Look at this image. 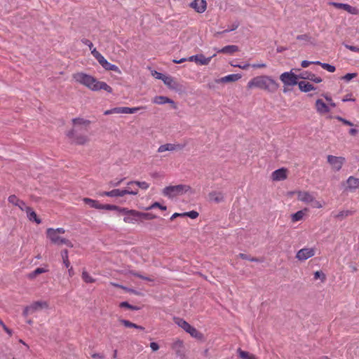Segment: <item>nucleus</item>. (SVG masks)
<instances>
[{
    "instance_id": "f257e3e1",
    "label": "nucleus",
    "mask_w": 359,
    "mask_h": 359,
    "mask_svg": "<svg viewBox=\"0 0 359 359\" xmlns=\"http://www.w3.org/2000/svg\"><path fill=\"white\" fill-rule=\"evenodd\" d=\"M73 79L93 91L104 90L108 93L112 92V88L105 82L100 81L95 77L83 72H77L72 75Z\"/></svg>"
},
{
    "instance_id": "f03ea898",
    "label": "nucleus",
    "mask_w": 359,
    "mask_h": 359,
    "mask_svg": "<svg viewBox=\"0 0 359 359\" xmlns=\"http://www.w3.org/2000/svg\"><path fill=\"white\" fill-rule=\"evenodd\" d=\"M247 87L250 89L259 88L273 93L278 89L279 84L271 76L261 75L250 79L247 84Z\"/></svg>"
},
{
    "instance_id": "7ed1b4c3",
    "label": "nucleus",
    "mask_w": 359,
    "mask_h": 359,
    "mask_svg": "<svg viewBox=\"0 0 359 359\" xmlns=\"http://www.w3.org/2000/svg\"><path fill=\"white\" fill-rule=\"evenodd\" d=\"M191 189V187L184 184H178L175 186H168L163 189V194L169 198L182 195Z\"/></svg>"
},
{
    "instance_id": "20e7f679",
    "label": "nucleus",
    "mask_w": 359,
    "mask_h": 359,
    "mask_svg": "<svg viewBox=\"0 0 359 359\" xmlns=\"http://www.w3.org/2000/svg\"><path fill=\"white\" fill-rule=\"evenodd\" d=\"M175 323L185 332L190 334V335L196 339H201L203 334L199 332L195 327H192L187 321L182 318H175Z\"/></svg>"
},
{
    "instance_id": "39448f33",
    "label": "nucleus",
    "mask_w": 359,
    "mask_h": 359,
    "mask_svg": "<svg viewBox=\"0 0 359 359\" xmlns=\"http://www.w3.org/2000/svg\"><path fill=\"white\" fill-rule=\"evenodd\" d=\"M46 235L53 244L58 245H66L71 248L73 247V245L70 241L60 236L59 234L55 233L53 228H49L46 230Z\"/></svg>"
},
{
    "instance_id": "423d86ee",
    "label": "nucleus",
    "mask_w": 359,
    "mask_h": 359,
    "mask_svg": "<svg viewBox=\"0 0 359 359\" xmlns=\"http://www.w3.org/2000/svg\"><path fill=\"white\" fill-rule=\"evenodd\" d=\"M48 304L46 301H37L31 304L25 308L23 311V316L27 317L29 314H32L34 312L42 310L43 309H48Z\"/></svg>"
},
{
    "instance_id": "0eeeda50",
    "label": "nucleus",
    "mask_w": 359,
    "mask_h": 359,
    "mask_svg": "<svg viewBox=\"0 0 359 359\" xmlns=\"http://www.w3.org/2000/svg\"><path fill=\"white\" fill-rule=\"evenodd\" d=\"M137 191H130L128 189H115L109 191H102L99 193L100 196H109V197H122L126 194L137 195Z\"/></svg>"
},
{
    "instance_id": "6e6552de",
    "label": "nucleus",
    "mask_w": 359,
    "mask_h": 359,
    "mask_svg": "<svg viewBox=\"0 0 359 359\" xmlns=\"http://www.w3.org/2000/svg\"><path fill=\"white\" fill-rule=\"evenodd\" d=\"M299 75L290 72H286L280 74V79L285 86H294L298 84Z\"/></svg>"
},
{
    "instance_id": "1a4fd4ad",
    "label": "nucleus",
    "mask_w": 359,
    "mask_h": 359,
    "mask_svg": "<svg viewBox=\"0 0 359 359\" xmlns=\"http://www.w3.org/2000/svg\"><path fill=\"white\" fill-rule=\"evenodd\" d=\"M76 130L74 129L69 131L67 134V137L72 140V141L79 145L86 144L89 142L90 139L87 135H75Z\"/></svg>"
},
{
    "instance_id": "9d476101",
    "label": "nucleus",
    "mask_w": 359,
    "mask_h": 359,
    "mask_svg": "<svg viewBox=\"0 0 359 359\" xmlns=\"http://www.w3.org/2000/svg\"><path fill=\"white\" fill-rule=\"evenodd\" d=\"M327 161L332 165V168L335 170H339L345 162V158L341 156H334L329 155L327 156Z\"/></svg>"
},
{
    "instance_id": "9b49d317",
    "label": "nucleus",
    "mask_w": 359,
    "mask_h": 359,
    "mask_svg": "<svg viewBox=\"0 0 359 359\" xmlns=\"http://www.w3.org/2000/svg\"><path fill=\"white\" fill-rule=\"evenodd\" d=\"M215 56V54L211 57H205L203 54H198L189 57L187 60L189 62H194L200 65H207L210 63L211 59Z\"/></svg>"
},
{
    "instance_id": "f8f14e48",
    "label": "nucleus",
    "mask_w": 359,
    "mask_h": 359,
    "mask_svg": "<svg viewBox=\"0 0 359 359\" xmlns=\"http://www.w3.org/2000/svg\"><path fill=\"white\" fill-rule=\"evenodd\" d=\"M152 75L157 79H160V80H162L163 81V83L167 86H168L169 88H175V80L173 79L172 77L170 76H165L160 72H158L156 71H155Z\"/></svg>"
},
{
    "instance_id": "ddd939ff",
    "label": "nucleus",
    "mask_w": 359,
    "mask_h": 359,
    "mask_svg": "<svg viewBox=\"0 0 359 359\" xmlns=\"http://www.w3.org/2000/svg\"><path fill=\"white\" fill-rule=\"evenodd\" d=\"M314 255L315 251L313 248H302L297 252L296 258L300 261H304L313 257Z\"/></svg>"
},
{
    "instance_id": "4468645a",
    "label": "nucleus",
    "mask_w": 359,
    "mask_h": 359,
    "mask_svg": "<svg viewBox=\"0 0 359 359\" xmlns=\"http://www.w3.org/2000/svg\"><path fill=\"white\" fill-rule=\"evenodd\" d=\"M331 4L334 6L335 8L339 9H344V11H347L348 13H351L352 15L359 14V10L356 7L351 6L348 4L336 2H332L331 3Z\"/></svg>"
},
{
    "instance_id": "2eb2a0df",
    "label": "nucleus",
    "mask_w": 359,
    "mask_h": 359,
    "mask_svg": "<svg viewBox=\"0 0 359 359\" xmlns=\"http://www.w3.org/2000/svg\"><path fill=\"white\" fill-rule=\"evenodd\" d=\"M184 145L180 144H175L168 143V144L161 145L158 149V152L163 153V152L167 151H175V150H180V149H182L184 148Z\"/></svg>"
},
{
    "instance_id": "dca6fc26",
    "label": "nucleus",
    "mask_w": 359,
    "mask_h": 359,
    "mask_svg": "<svg viewBox=\"0 0 359 359\" xmlns=\"http://www.w3.org/2000/svg\"><path fill=\"white\" fill-rule=\"evenodd\" d=\"M190 6L199 13H203L207 7L205 0H194L190 4Z\"/></svg>"
},
{
    "instance_id": "f3484780",
    "label": "nucleus",
    "mask_w": 359,
    "mask_h": 359,
    "mask_svg": "<svg viewBox=\"0 0 359 359\" xmlns=\"http://www.w3.org/2000/svg\"><path fill=\"white\" fill-rule=\"evenodd\" d=\"M152 102L157 104H170L173 109H177V105L175 102L165 96H156L154 97Z\"/></svg>"
},
{
    "instance_id": "a211bd4d",
    "label": "nucleus",
    "mask_w": 359,
    "mask_h": 359,
    "mask_svg": "<svg viewBox=\"0 0 359 359\" xmlns=\"http://www.w3.org/2000/svg\"><path fill=\"white\" fill-rule=\"evenodd\" d=\"M140 219V212L135 210H130V214H128L123 218V221L126 223H132V224L137 222Z\"/></svg>"
},
{
    "instance_id": "6ab92c4d",
    "label": "nucleus",
    "mask_w": 359,
    "mask_h": 359,
    "mask_svg": "<svg viewBox=\"0 0 359 359\" xmlns=\"http://www.w3.org/2000/svg\"><path fill=\"white\" fill-rule=\"evenodd\" d=\"M272 180L274 181L284 180L287 178V170L285 168H280L272 172Z\"/></svg>"
},
{
    "instance_id": "aec40b11",
    "label": "nucleus",
    "mask_w": 359,
    "mask_h": 359,
    "mask_svg": "<svg viewBox=\"0 0 359 359\" xmlns=\"http://www.w3.org/2000/svg\"><path fill=\"white\" fill-rule=\"evenodd\" d=\"M316 109L320 114H325L330 111L327 104H326L321 99H318L316 101Z\"/></svg>"
},
{
    "instance_id": "412c9836",
    "label": "nucleus",
    "mask_w": 359,
    "mask_h": 359,
    "mask_svg": "<svg viewBox=\"0 0 359 359\" xmlns=\"http://www.w3.org/2000/svg\"><path fill=\"white\" fill-rule=\"evenodd\" d=\"M297 198L299 201L306 203H311L314 201V196L307 191H298Z\"/></svg>"
},
{
    "instance_id": "4be33fe9",
    "label": "nucleus",
    "mask_w": 359,
    "mask_h": 359,
    "mask_svg": "<svg viewBox=\"0 0 359 359\" xmlns=\"http://www.w3.org/2000/svg\"><path fill=\"white\" fill-rule=\"evenodd\" d=\"M299 79H308L316 83H320L322 81V79L320 77L316 76L314 74L309 72H304L299 75Z\"/></svg>"
},
{
    "instance_id": "5701e85b",
    "label": "nucleus",
    "mask_w": 359,
    "mask_h": 359,
    "mask_svg": "<svg viewBox=\"0 0 359 359\" xmlns=\"http://www.w3.org/2000/svg\"><path fill=\"white\" fill-rule=\"evenodd\" d=\"M241 78V75L238 74H229L227 76H225L224 77H222L219 79H217L215 81L216 83H229V82H234L238 80H239Z\"/></svg>"
},
{
    "instance_id": "b1692460",
    "label": "nucleus",
    "mask_w": 359,
    "mask_h": 359,
    "mask_svg": "<svg viewBox=\"0 0 359 359\" xmlns=\"http://www.w3.org/2000/svg\"><path fill=\"white\" fill-rule=\"evenodd\" d=\"M100 65L106 70L114 71L119 74H121V71L116 65L109 62L105 58L100 63Z\"/></svg>"
},
{
    "instance_id": "393cba45",
    "label": "nucleus",
    "mask_w": 359,
    "mask_h": 359,
    "mask_svg": "<svg viewBox=\"0 0 359 359\" xmlns=\"http://www.w3.org/2000/svg\"><path fill=\"white\" fill-rule=\"evenodd\" d=\"M209 198L215 203H220L224 201V197L222 192L212 191L209 194Z\"/></svg>"
},
{
    "instance_id": "a878e982",
    "label": "nucleus",
    "mask_w": 359,
    "mask_h": 359,
    "mask_svg": "<svg viewBox=\"0 0 359 359\" xmlns=\"http://www.w3.org/2000/svg\"><path fill=\"white\" fill-rule=\"evenodd\" d=\"M238 50V47L235 45H229L223 47L221 49H217V53L233 54Z\"/></svg>"
},
{
    "instance_id": "bb28decb",
    "label": "nucleus",
    "mask_w": 359,
    "mask_h": 359,
    "mask_svg": "<svg viewBox=\"0 0 359 359\" xmlns=\"http://www.w3.org/2000/svg\"><path fill=\"white\" fill-rule=\"evenodd\" d=\"M353 213H354V211L346 210H341L336 214L332 212V215L334 218L338 219L339 220H342V219H345L346 217L353 215Z\"/></svg>"
},
{
    "instance_id": "cd10ccee",
    "label": "nucleus",
    "mask_w": 359,
    "mask_h": 359,
    "mask_svg": "<svg viewBox=\"0 0 359 359\" xmlns=\"http://www.w3.org/2000/svg\"><path fill=\"white\" fill-rule=\"evenodd\" d=\"M298 86H299V89L302 92H305V93H307V92H309V91H311V90H313L316 89L315 87L312 84H311L309 82H306V81H299L298 83Z\"/></svg>"
},
{
    "instance_id": "c85d7f7f",
    "label": "nucleus",
    "mask_w": 359,
    "mask_h": 359,
    "mask_svg": "<svg viewBox=\"0 0 359 359\" xmlns=\"http://www.w3.org/2000/svg\"><path fill=\"white\" fill-rule=\"evenodd\" d=\"M146 107L141 106L137 107H121V114H134L138 111L140 109H145Z\"/></svg>"
},
{
    "instance_id": "c756f323",
    "label": "nucleus",
    "mask_w": 359,
    "mask_h": 359,
    "mask_svg": "<svg viewBox=\"0 0 359 359\" xmlns=\"http://www.w3.org/2000/svg\"><path fill=\"white\" fill-rule=\"evenodd\" d=\"M348 187L350 189L359 188V179L354 177H349L347 180Z\"/></svg>"
},
{
    "instance_id": "7c9ffc66",
    "label": "nucleus",
    "mask_w": 359,
    "mask_h": 359,
    "mask_svg": "<svg viewBox=\"0 0 359 359\" xmlns=\"http://www.w3.org/2000/svg\"><path fill=\"white\" fill-rule=\"evenodd\" d=\"M26 213L28 219L30 221H34L36 224H40L41 222V219L37 217L36 212L31 208H27Z\"/></svg>"
},
{
    "instance_id": "2f4dec72",
    "label": "nucleus",
    "mask_w": 359,
    "mask_h": 359,
    "mask_svg": "<svg viewBox=\"0 0 359 359\" xmlns=\"http://www.w3.org/2000/svg\"><path fill=\"white\" fill-rule=\"evenodd\" d=\"M83 201L86 205H88L91 208H94L95 209H101L102 208L101 204L97 201L93 200L89 198H84Z\"/></svg>"
},
{
    "instance_id": "473e14b6",
    "label": "nucleus",
    "mask_w": 359,
    "mask_h": 359,
    "mask_svg": "<svg viewBox=\"0 0 359 359\" xmlns=\"http://www.w3.org/2000/svg\"><path fill=\"white\" fill-rule=\"evenodd\" d=\"M128 186L136 185L139 188L147 190L149 187V184L147 182L130 181L127 183Z\"/></svg>"
},
{
    "instance_id": "72a5a7b5",
    "label": "nucleus",
    "mask_w": 359,
    "mask_h": 359,
    "mask_svg": "<svg viewBox=\"0 0 359 359\" xmlns=\"http://www.w3.org/2000/svg\"><path fill=\"white\" fill-rule=\"evenodd\" d=\"M313 65H320L324 69H326L329 72H334L336 69L335 67L333 65H331L327 63H323L320 61H316V62H313Z\"/></svg>"
},
{
    "instance_id": "f704fd0d",
    "label": "nucleus",
    "mask_w": 359,
    "mask_h": 359,
    "mask_svg": "<svg viewBox=\"0 0 359 359\" xmlns=\"http://www.w3.org/2000/svg\"><path fill=\"white\" fill-rule=\"evenodd\" d=\"M305 210H299L297 212L292 215V221L293 222H296L298 221H300L303 219L304 216L305 215Z\"/></svg>"
},
{
    "instance_id": "c9c22d12",
    "label": "nucleus",
    "mask_w": 359,
    "mask_h": 359,
    "mask_svg": "<svg viewBox=\"0 0 359 359\" xmlns=\"http://www.w3.org/2000/svg\"><path fill=\"white\" fill-rule=\"evenodd\" d=\"M72 122L74 123V125L75 126H84L85 127H88L90 124V121H88V120H85V119H83V118H74L72 120Z\"/></svg>"
},
{
    "instance_id": "e433bc0d",
    "label": "nucleus",
    "mask_w": 359,
    "mask_h": 359,
    "mask_svg": "<svg viewBox=\"0 0 359 359\" xmlns=\"http://www.w3.org/2000/svg\"><path fill=\"white\" fill-rule=\"evenodd\" d=\"M61 257H62V261H63V263H64L65 266L67 268H69L70 266V262H69V258H68V251H67V250L65 249V250L61 251Z\"/></svg>"
},
{
    "instance_id": "4c0bfd02",
    "label": "nucleus",
    "mask_w": 359,
    "mask_h": 359,
    "mask_svg": "<svg viewBox=\"0 0 359 359\" xmlns=\"http://www.w3.org/2000/svg\"><path fill=\"white\" fill-rule=\"evenodd\" d=\"M82 279L86 283H92L95 282V279H94L93 277H91L89 275V273L85 270H83L82 272Z\"/></svg>"
},
{
    "instance_id": "58836bf2",
    "label": "nucleus",
    "mask_w": 359,
    "mask_h": 359,
    "mask_svg": "<svg viewBox=\"0 0 359 359\" xmlns=\"http://www.w3.org/2000/svg\"><path fill=\"white\" fill-rule=\"evenodd\" d=\"M47 270L43 269V268H37L34 271H33L32 272H31L30 273L28 274V277L29 278H35L37 275L39 274H41V273H45L46 272Z\"/></svg>"
},
{
    "instance_id": "ea45409f",
    "label": "nucleus",
    "mask_w": 359,
    "mask_h": 359,
    "mask_svg": "<svg viewBox=\"0 0 359 359\" xmlns=\"http://www.w3.org/2000/svg\"><path fill=\"white\" fill-rule=\"evenodd\" d=\"M182 346H183V343L182 341L179 340V339L174 341L172 345V349L175 350L177 353L181 352Z\"/></svg>"
},
{
    "instance_id": "a19ab883",
    "label": "nucleus",
    "mask_w": 359,
    "mask_h": 359,
    "mask_svg": "<svg viewBox=\"0 0 359 359\" xmlns=\"http://www.w3.org/2000/svg\"><path fill=\"white\" fill-rule=\"evenodd\" d=\"M91 53L99 63H100L104 59V56L95 48L91 49Z\"/></svg>"
},
{
    "instance_id": "79ce46f5",
    "label": "nucleus",
    "mask_w": 359,
    "mask_h": 359,
    "mask_svg": "<svg viewBox=\"0 0 359 359\" xmlns=\"http://www.w3.org/2000/svg\"><path fill=\"white\" fill-rule=\"evenodd\" d=\"M320 279L322 282H325L326 280L325 274L321 271H317L314 273V279Z\"/></svg>"
},
{
    "instance_id": "37998d69",
    "label": "nucleus",
    "mask_w": 359,
    "mask_h": 359,
    "mask_svg": "<svg viewBox=\"0 0 359 359\" xmlns=\"http://www.w3.org/2000/svg\"><path fill=\"white\" fill-rule=\"evenodd\" d=\"M237 352L238 353L239 357L243 359H248L250 357H251V355H252L250 353L243 351L241 348H238L237 350Z\"/></svg>"
},
{
    "instance_id": "c03bdc74",
    "label": "nucleus",
    "mask_w": 359,
    "mask_h": 359,
    "mask_svg": "<svg viewBox=\"0 0 359 359\" xmlns=\"http://www.w3.org/2000/svg\"><path fill=\"white\" fill-rule=\"evenodd\" d=\"M120 323H122L126 327H133V328L137 327V324H135L128 320L121 319V320H120Z\"/></svg>"
},
{
    "instance_id": "a18cd8bd",
    "label": "nucleus",
    "mask_w": 359,
    "mask_h": 359,
    "mask_svg": "<svg viewBox=\"0 0 359 359\" xmlns=\"http://www.w3.org/2000/svg\"><path fill=\"white\" fill-rule=\"evenodd\" d=\"M140 219L149 220V219H153L156 218V216L151 213H144V212H140Z\"/></svg>"
},
{
    "instance_id": "49530a36",
    "label": "nucleus",
    "mask_w": 359,
    "mask_h": 359,
    "mask_svg": "<svg viewBox=\"0 0 359 359\" xmlns=\"http://www.w3.org/2000/svg\"><path fill=\"white\" fill-rule=\"evenodd\" d=\"M125 180V178H121L120 180H111L109 182V187H118Z\"/></svg>"
},
{
    "instance_id": "de8ad7c7",
    "label": "nucleus",
    "mask_w": 359,
    "mask_h": 359,
    "mask_svg": "<svg viewBox=\"0 0 359 359\" xmlns=\"http://www.w3.org/2000/svg\"><path fill=\"white\" fill-rule=\"evenodd\" d=\"M8 201L10 203L17 206L20 200L15 195H11L8 197Z\"/></svg>"
},
{
    "instance_id": "09e8293b",
    "label": "nucleus",
    "mask_w": 359,
    "mask_h": 359,
    "mask_svg": "<svg viewBox=\"0 0 359 359\" xmlns=\"http://www.w3.org/2000/svg\"><path fill=\"white\" fill-rule=\"evenodd\" d=\"M182 215H183V216H188V217H189L191 219H196L198 216V212L195 211V210H192V211H190V212H187L182 213Z\"/></svg>"
},
{
    "instance_id": "8fccbe9b",
    "label": "nucleus",
    "mask_w": 359,
    "mask_h": 359,
    "mask_svg": "<svg viewBox=\"0 0 359 359\" xmlns=\"http://www.w3.org/2000/svg\"><path fill=\"white\" fill-rule=\"evenodd\" d=\"M154 208H158L162 210H165L167 209L166 206L161 205L158 202H155L151 206L147 208L146 210H149Z\"/></svg>"
},
{
    "instance_id": "3c124183",
    "label": "nucleus",
    "mask_w": 359,
    "mask_h": 359,
    "mask_svg": "<svg viewBox=\"0 0 359 359\" xmlns=\"http://www.w3.org/2000/svg\"><path fill=\"white\" fill-rule=\"evenodd\" d=\"M111 114H121V107H115L104 112V115H109Z\"/></svg>"
},
{
    "instance_id": "603ef678",
    "label": "nucleus",
    "mask_w": 359,
    "mask_h": 359,
    "mask_svg": "<svg viewBox=\"0 0 359 359\" xmlns=\"http://www.w3.org/2000/svg\"><path fill=\"white\" fill-rule=\"evenodd\" d=\"M101 209H105V210H117L118 209H119V207L115 205H109V204H107V205H102L101 204Z\"/></svg>"
},
{
    "instance_id": "864d4df0",
    "label": "nucleus",
    "mask_w": 359,
    "mask_h": 359,
    "mask_svg": "<svg viewBox=\"0 0 359 359\" xmlns=\"http://www.w3.org/2000/svg\"><path fill=\"white\" fill-rule=\"evenodd\" d=\"M238 256L243 259H248V260H250L251 262H259V259L257 258H255V257H250L248 255L246 254H243V253H240L238 255Z\"/></svg>"
},
{
    "instance_id": "5fc2aeb1",
    "label": "nucleus",
    "mask_w": 359,
    "mask_h": 359,
    "mask_svg": "<svg viewBox=\"0 0 359 359\" xmlns=\"http://www.w3.org/2000/svg\"><path fill=\"white\" fill-rule=\"evenodd\" d=\"M357 74L356 73H348L344 76L341 77V79L345 80L346 81H349L352 79L356 77Z\"/></svg>"
},
{
    "instance_id": "6e6d98bb",
    "label": "nucleus",
    "mask_w": 359,
    "mask_h": 359,
    "mask_svg": "<svg viewBox=\"0 0 359 359\" xmlns=\"http://www.w3.org/2000/svg\"><path fill=\"white\" fill-rule=\"evenodd\" d=\"M21 210L27 212V208H30V207L27 206L23 201H20L18 205H17Z\"/></svg>"
},
{
    "instance_id": "4d7b16f0",
    "label": "nucleus",
    "mask_w": 359,
    "mask_h": 359,
    "mask_svg": "<svg viewBox=\"0 0 359 359\" xmlns=\"http://www.w3.org/2000/svg\"><path fill=\"white\" fill-rule=\"evenodd\" d=\"M121 307H126L132 310H137V308L136 306H133L129 304L127 302H123L120 304Z\"/></svg>"
},
{
    "instance_id": "13d9d810",
    "label": "nucleus",
    "mask_w": 359,
    "mask_h": 359,
    "mask_svg": "<svg viewBox=\"0 0 359 359\" xmlns=\"http://www.w3.org/2000/svg\"><path fill=\"white\" fill-rule=\"evenodd\" d=\"M297 39L309 41L310 39V37L307 34H302V35H298L297 36Z\"/></svg>"
},
{
    "instance_id": "bf43d9fd",
    "label": "nucleus",
    "mask_w": 359,
    "mask_h": 359,
    "mask_svg": "<svg viewBox=\"0 0 359 359\" xmlns=\"http://www.w3.org/2000/svg\"><path fill=\"white\" fill-rule=\"evenodd\" d=\"M0 325L2 326L3 329L10 335H12V330L6 326V325L3 323L1 320H0Z\"/></svg>"
},
{
    "instance_id": "052dcab7",
    "label": "nucleus",
    "mask_w": 359,
    "mask_h": 359,
    "mask_svg": "<svg viewBox=\"0 0 359 359\" xmlns=\"http://www.w3.org/2000/svg\"><path fill=\"white\" fill-rule=\"evenodd\" d=\"M81 41L83 44L88 46L90 49L91 50L93 47V44L92 43V42L90 41H89L88 39H81Z\"/></svg>"
},
{
    "instance_id": "680f3d73",
    "label": "nucleus",
    "mask_w": 359,
    "mask_h": 359,
    "mask_svg": "<svg viewBox=\"0 0 359 359\" xmlns=\"http://www.w3.org/2000/svg\"><path fill=\"white\" fill-rule=\"evenodd\" d=\"M346 48L353 52H358L359 53V47L351 46V45H346Z\"/></svg>"
},
{
    "instance_id": "e2e57ef3",
    "label": "nucleus",
    "mask_w": 359,
    "mask_h": 359,
    "mask_svg": "<svg viewBox=\"0 0 359 359\" xmlns=\"http://www.w3.org/2000/svg\"><path fill=\"white\" fill-rule=\"evenodd\" d=\"M231 65L233 67H238L242 69H247L250 67V64H245L243 65H238V64H232Z\"/></svg>"
},
{
    "instance_id": "0e129e2a",
    "label": "nucleus",
    "mask_w": 359,
    "mask_h": 359,
    "mask_svg": "<svg viewBox=\"0 0 359 359\" xmlns=\"http://www.w3.org/2000/svg\"><path fill=\"white\" fill-rule=\"evenodd\" d=\"M313 62H316V61L303 60L302 62L301 65H302V67L306 68L307 67H309V65L313 64Z\"/></svg>"
},
{
    "instance_id": "69168bd1",
    "label": "nucleus",
    "mask_w": 359,
    "mask_h": 359,
    "mask_svg": "<svg viewBox=\"0 0 359 359\" xmlns=\"http://www.w3.org/2000/svg\"><path fill=\"white\" fill-rule=\"evenodd\" d=\"M132 274L135 276H137V277H139L140 278H142L143 280H149V281H151L152 280L148 277H146V276H142L140 274H139L138 273H135V272H133Z\"/></svg>"
},
{
    "instance_id": "338daca9",
    "label": "nucleus",
    "mask_w": 359,
    "mask_h": 359,
    "mask_svg": "<svg viewBox=\"0 0 359 359\" xmlns=\"http://www.w3.org/2000/svg\"><path fill=\"white\" fill-rule=\"evenodd\" d=\"M311 203L313 208H321L323 207L320 201H316L315 198L314 201H313Z\"/></svg>"
},
{
    "instance_id": "774afa93",
    "label": "nucleus",
    "mask_w": 359,
    "mask_h": 359,
    "mask_svg": "<svg viewBox=\"0 0 359 359\" xmlns=\"http://www.w3.org/2000/svg\"><path fill=\"white\" fill-rule=\"evenodd\" d=\"M150 348H151V350H152L153 351H158V348H159V346H158V344H157V343H156V342H151V343L150 344Z\"/></svg>"
}]
</instances>
